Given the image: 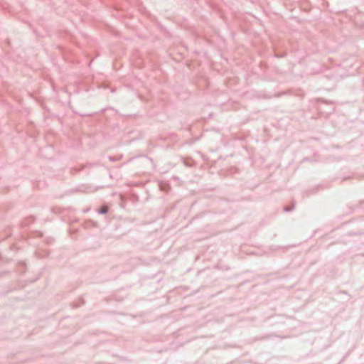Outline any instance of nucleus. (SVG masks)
<instances>
[{"label": "nucleus", "instance_id": "nucleus-1", "mask_svg": "<svg viewBox=\"0 0 364 364\" xmlns=\"http://www.w3.org/2000/svg\"><path fill=\"white\" fill-rule=\"evenodd\" d=\"M107 211V208H102V209L101 213H106Z\"/></svg>", "mask_w": 364, "mask_h": 364}]
</instances>
